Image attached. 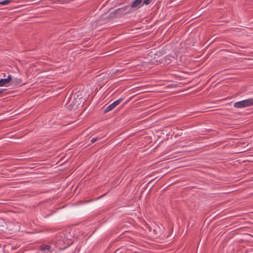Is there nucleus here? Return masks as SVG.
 I'll return each instance as SVG.
<instances>
[{"instance_id":"obj_12","label":"nucleus","mask_w":253,"mask_h":253,"mask_svg":"<svg viewBox=\"0 0 253 253\" xmlns=\"http://www.w3.org/2000/svg\"><path fill=\"white\" fill-rule=\"evenodd\" d=\"M13 82H14V83H16V84H20L21 82V79H15Z\"/></svg>"},{"instance_id":"obj_6","label":"nucleus","mask_w":253,"mask_h":253,"mask_svg":"<svg viewBox=\"0 0 253 253\" xmlns=\"http://www.w3.org/2000/svg\"><path fill=\"white\" fill-rule=\"evenodd\" d=\"M142 0H135L130 4V7L131 8L136 7L142 3Z\"/></svg>"},{"instance_id":"obj_9","label":"nucleus","mask_w":253,"mask_h":253,"mask_svg":"<svg viewBox=\"0 0 253 253\" xmlns=\"http://www.w3.org/2000/svg\"><path fill=\"white\" fill-rule=\"evenodd\" d=\"M152 186L151 185L150 183H148L146 184H145L142 188L143 190H146L147 188H149V190H151L152 188Z\"/></svg>"},{"instance_id":"obj_8","label":"nucleus","mask_w":253,"mask_h":253,"mask_svg":"<svg viewBox=\"0 0 253 253\" xmlns=\"http://www.w3.org/2000/svg\"><path fill=\"white\" fill-rule=\"evenodd\" d=\"M11 1L12 0H4L0 1V5H7L10 3Z\"/></svg>"},{"instance_id":"obj_1","label":"nucleus","mask_w":253,"mask_h":253,"mask_svg":"<svg viewBox=\"0 0 253 253\" xmlns=\"http://www.w3.org/2000/svg\"><path fill=\"white\" fill-rule=\"evenodd\" d=\"M65 102V105L69 110L76 109L79 106H82V100L81 98L76 97L75 95L69 96L67 98L66 96L63 101Z\"/></svg>"},{"instance_id":"obj_7","label":"nucleus","mask_w":253,"mask_h":253,"mask_svg":"<svg viewBox=\"0 0 253 253\" xmlns=\"http://www.w3.org/2000/svg\"><path fill=\"white\" fill-rule=\"evenodd\" d=\"M50 248L51 247L48 245H42L40 247L41 251H49Z\"/></svg>"},{"instance_id":"obj_3","label":"nucleus","mask_w":253,"mask_h":253,"mask_svg":"<svg viewBox=\"0 0 253 253\" xmlns=\"http://www.w3.org/2000/svg\"><path fill=\"white\" fill-rule=\"evenodd\" d=\"M128 6L126 5L124 7L119 8L116 10H115L114 13H112L111 14H115L116 16V17H121L122 15L125 14H127L131 13V10L127 11V8Z\"/></svg>"},{"instance_id":"obj_13","label":"nucleus","mask_w":253,"mask_h":253,"mask_svg":"<svg viewBox=\"0 0 253 253\" xmlns=\"http://www.w3.org/2000/svg\"><path fill=\"white\" fill-rule=\"evenodd\" d=\"M100 139V138H99L98 137H96V138H92L91 139V142L92 143H94L95 142L96 140H99Z\"/></svg>"},{"instance_id":"obj_5","label":"nucleus","mask_w":253,"mask_h":253,"mask_svg":"<svg viewBox=\"0 0 253 253\" xmlns=\"http://www.w3.org/2000/svg\"><path fill=\"white\" fill-rule=\"evenodd\" d=\"M12 80V77L10 75H9L7 78L1 79L0 80V86H3L6 84H8Z\"/></svg>"},{"instance_id":"obj_14","label":"nucleus","mask_w":253,"mask_h":253,"mask_svg":"<svg viewBox=\"0 0 253 253\" xmlns=\"http://www.w3.org/2000/svg\"><path fill=\"white\" fill-rule=\"evenodd\" d=\"M159 230H160V228H157L156 229H154V232H157V231H158V232H159Z\"/></svg>"},{"instance_id":"obj_10","label":"nucleus","mask_w":253,"mask_h":253,"mask_svg":"<svg viewBox=\"0 0 253 253\" xmlns=\"http://www.w3.org/2000/svg\"><path fill=\"white\" fill-rule=\"evenodd\" d=\"M151 1H152V0H144L143 1V3L142 4V6L144 4H146V5L149 4L151 3Z\"/></svg>"},{"instance_id":"obj_4","label":"nucleus","mask_w":253,"mask_h":253,"mask_svg":"<svg viewBox=\"0 0 253 253\" xmlns=\"http://www.w3.org/2000/svg\"><path fill=\"white\" fill-rule=\"evenodd\" d=\"M124 100V98H120L114 102H113L111 104L107 106L104 110V112L105 113L110 111L115 108L117 105H118L121 102Z\"/></svg>"},{"instance_id":"obj_11","label":"nucleus","mask_w":253,"mask_h":253,"mask_svg":"<svg viewBox=\"0 0 253 253\" xmlns=\"http://www.w3.org/2000/svg\"><path fill=\"white\" fill-rule=\"evenodd\" d=\"M5 91L6 89H2L0 90V94L1 95V96H4L7 94Z\"/></svg>"},{"instance_id":"obj_2","label":"nucleus","mask_w":253,"mask_h":253,"mask_svg":"<svg viewBox=\"0 0 253 253\" xmlns=\"http://www.w3.org/2000/svg\"><path fill=\"white\" fill-rule=\"evenodd\" d=\"M253 105V98L236 102L234 104V107L237 108H242Z\"/></svg>"}]
</instances>
